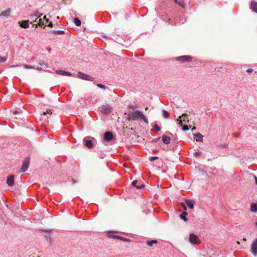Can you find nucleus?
Returning <instances> with one entry per match:
<instances>
[{"label": "nucleus", "mask_w": 257, "mask_h": 257, "mask_svg": "<svg viewBox=\"0 0 257 257\" xmlns=\"http://www.w3.org/2000/svg\"><path fill=\"white\" fill-rule=\"evenodd\" d=\"M162 141L163 143L165 145H168L171 143V138L170 137L167 136V135H163L162 137Z\"/></svg>", "instance_id": "nucleus-15"}, {"label": "nucleus", "mask_w": 257, "mask_h": 257, "mask_svg": "<svg viewBox=\"0 0 257 257\" xmlns=\"http://www.w3.org/2000/svg\"><path fill=\"white\" fill-rule=\"evenodd\" d=\"M174 2L175 3L178 4L182 8H184L185 6V4L184 1H178V0H175Z\"/></svg>", "instance_id": "nucleus-29"}, {"label": "nucleus", "mask_w": 257, "mask_h": 257, "mask_svg": "<svg viewBox=\"0 0 257 257\" xmlns=\"http://www.w3.org/2000/svg\"><path fill=\"white\" fill-rule=\"evenodd\" d=\"M51 33L55 35H63L65 32L63 30H51Z\"/></svg>", "instance_id": "nucleus-24"}, {"label": "nucleus", "mask_w": 257, "mask_h": 257, "mask_svg": "<svg viewBox=\"0 0 257 257\" xmlns=\"http://www.w3.org/2000/svg\"><path fill=\"white\" fill-rule=\"evenodd\" d=\"M77 76L80 79L87 81H93L94 79V77L80 71L77 73Z\"/></svg>", "instance_id": "nucleus-7"}, {"label": "nucleus", "mask_w": 257, "mask_h": 257, "mask_svg": "<svg viewBox=\"0 0 257 257\" xmlns=\"http://www.w3.org/2000/svg\"><path fill=\"white\" fill-rule=\"evenodd\" d=\"M141 119H143V121L147 124H148L149 123V121H148V119L146 117V116H145V115L143 113L142 116H141Z\"/></svg>", "instance_id": "nucleus-36"}, {"label": "nucleus", "mask_w": 257, "mask_h": 257, "mask_svg": "<svg viewBox=\"0 0 257 257\" xmlns=\"http://www.w3.org/2000/svg\"><path fill=\"white\" fill-rule=\"evenodd\" d=\"M161 139V137H158V138H155L154 139L152 140V143H157Z\"/></svg>", "instance_id": "nucleus-45"}, {"label": "nucleus", "mask_w": 257, "mask_h": 257, "mask_svg": "<svg viewBox=\"0 0 257 257\" xmlns=\"http://www.w3.org/2000/svg\"><path fill=\"white\" fill-rule=\"evenodd\" d=\"M7 184L9 187H12L15 184V176L13 174L10 175L7 177Z\"/></svg>", "instance_id": "nucleus-10"}, {"label": "nucleus", "mask_w": 257, "mask_h": 257, "mask_svg": "<svg viewBox=\"0 0 257 257\" xmlns=\"http://www.w3.org/2000/svg\"><path fill=\"white\" fill-rule=\"evenodd\" d=\"M108 237L109 238H113V239H119V240L120 236L117 235H114V234H109L108 235Z\"/></svg>", "instance_id": "nucleus-30"}, {"label": "nucleus", "mask_w": 257, "mask_h": 257, "mask_svg": "<svg viewBox=\"0 0 257 257\" xmlns=\"http://www.w3.org/2000/svg\"><path fill=\"white\" fill-rule=\"evenodd\" d=\"M23 67L25 69H35V68L34 66H32L27 65V64H24L23 66Z\"/></svg>", "instance_id": "nucleus-37"}, {"label": "nucleus", "mask_w": 257, "mask_h": 257, "mask_svg": "<svg viewBox=\"0 0 257 257\" xmlns=\"http://www.w3.org/2000/svg\"><path fill=\"white\" fill-rule=\"evenodd\" d=\"M11 12V9L10 8H8L7 10L2 12L0 14V16H5L7 17L10 16Z\"/></svg>", "instance_id": "nucleus-21"}, {"label": "nucleus", "mask_w": 257, "mask_h": 257, "mask_svg": "<svg viewBox=\"0 0 257 257\" xmlns=\"http://www.w3.org/2000/svg\"><path fill=\"white\" fill-rule=\"evenodd\" d=\"M119 240L124 241V242H130L131 241V240L130 239H128V238H125L124 237H122V236L120 237Z\"/></svg>", "instance_id": "nucleus-35"}, {"label": "nucleus", "mask_w": 257, "mask_h": 257, "mask_svg": "<svg viewBox=\"0 0 257 257\" xmlns=\"http://www.w3.org/2000/svg\"><path fill=\"white\" fill-rule=\"evenodd\" d=\"M177 121H179V125L181 127L182 131L184 132L189 130L191 127L190 125L183 124V122H186V120L184 119L182 120L181 119V116H179L178 118L177 119Z\"/></svg>", "instance_id": "nucleus-8"}, {"label": "nucleus", "mask_w": 257, "mask_h": 257, "mask_svg": "<svg viewBox=\"0 0 257 257\" xmlns=\"http://www.w3.org/2000/svg\"><path fill=\"white\" fill-rule=\"evenodd\" d=\"M221 146L223 148H225V145H221Z\"/></svg>", "instance_id": "nucleus-63"}, {"label": "nucleus", "mask_w": 257, "mask_h": 257, "mask_svg": "<svg viewBox=\"0 0 257 257\" xmlns=\"http://www.w3.org/2000/svg\"><path fill=\"white\" fill-rule=\"evenodd\" d=\"M159 146L162 148V149L164 151H167L168 150H169V149H168V146L165 147H162V146L161 145L160 143L159 144Z\"/></svg>", "instance_id": "nucleus-44"}, {"label": "nucleus", "mask_w": 257, "mask_h": 257, "mask_svg": "<svg viewBox=\"0 0 257 257\" xmlns=\"http://www.w3.org/2000/svg\"><path fill=\"white\" fill-rule=\"evenodd\" d=\"M251 251L253 254L257 253V239L254 240L251 244Z\"/></svg>", "instance_id": "nucleus-19"}, {"label": "nucleus", "mask_w": 257, "mask_h": 257, "mask_svg": "<svg viewBox=\"0 0 257 257\" xmlns=\"http://www.w3.org/2000/svg\"><path fill=\"white\" fill-rule=\"evenodd\" d=\"M38 13L39 12L38 11L34 12V14H32L30 15L31 18H32V17H35L38 16Z\"/></svg>", "instance_id": "nucleus-43"}, {"label": "nucleus", "mask_w": 257, "mask_h": 257, "mask_svg": "<svg viewBox=\"0 0 257 257\" xmlns=\"http://www.w3.org/2000/svg\"><path fill=\"white\" fill-rule=\"evenodd\" d=\"M38 26H39L37 24H32V27H34L35 28L38 27Z\"/></svg>", "instance_id": "nucleus-54"}, {"label": "nucleus", "mask_w": 257, "mask_h": 257, "mask_svg": "<svg viewBox=\"0 0 257 257\" xmlns=\"http://www.w3.org/2000/svg\"><path fill=\"white\" fill-rule=\"evenodd\" d=\"M112 109V107L108 104L103 105L102 106L101 112L102 114L107 115L110 112Z\"/></svg>", "instance_id": "nucleus-9"}, {"label": "nucleus", "mask_w": 257, "mask_h": 257, "mask_svg": "<svg viewBox=\"0 0 257 257\" xmlns=\"http://www.w3.org/2000/svg\"><path fill=\"white\" fill-rule=\"evenodd\" d=\"M33 22L37 23L40 27H43V29H45L46 27V25H44L43 21L41 18H37Z\"/></svg>", "instance_id": "nucleus-17"}, {"label": "nucleus", "mask_w": 257, "mask_h": 257, "mask_svg": "<svg viewBox=\"0 0 257 257\" xmlns=\"http://www.w3.org/2000/svg\"><path fill=\"white\" fill-rule=\"evenodd\" d=\"M57 19L59 20L60 19V17L59 16H57L56 18Z\"/></svg>", "instance_id": "nucleus-64"}, {"label": "nucleus", "mask_w": 257, "mask_h": 257, "mask_svg": "<svg viewBox=\"0 0 257 257\" xmlns=\"http://www.w3.org/2000/svg\"><path fill=\"white\" fill-rule=\"evenodd\" d=\"M251 71H252V69H248L247 70V72H250Z\"/></svg>", "instance_id": "nucleus-59"}, {"label": "nucleus", "mask_w": 257, "mask_h": 257, "mask_svg": "<svg viewBox=\"0 0 257 257\" xmlns=\"http://www.w3.org/2000/svg\"><path fill=\"white\" fill-rule=\"evenodd\" d=\"M115 139L112 132L106 131L103 134V140L106 143H109Z\"/></svg>", "instance_id": "nucleus-5"}, {"label": "nucleus", "mask_w": 257, "mask_h": 257, "mask_svg": "<svg viewBox=\"0 0 257 257\" xmlns=\"http://www.w3.org/2000/svg\"><path fill=\"white\" fill-rule=\"evenodd\" d=\"M136 188L138 189H143L144 190L145 188V185L144 184H141L140 185H138Z\"/></svg>", "instance_id": "nucleus-38"}, {"label": "nucleus", "mask_w": 257, "mask_h": 257, "mask_svg": "<svg viewBox=\"0 0 257 257\" xmlns=\"http://www.w3.org/2000/svg\"><path fill=\"white\" fill-rule=\"evenodd\" d=\"M96 85L98 87L102 89H106V88H107V87L106 86L101 83H97Z\"/></svg>", "instance_id": "nucleus-31"}, {"label": "nucleus", "mask_w": 257, "mask_h": 257, "mask_svg": "<svg viewBox=\"0 0 257 257\" xmlns=\"http://www.w3.org/2000/svg\"><path fill=\"white\" fill-rule=\"evenodd\" d=\"M166 134H168V135H169V136H171L172 137H174V136H173V134H172V133H171V132H168V131L166 132Z\"/></svg>", "instance_id": "nucleus-51"}, {"label": "nucleus", "mask_w": 257, "mask_h": 257, "mask_svg": "<svg viewBox=\"0 0 257 257\" xmlns=\"http://www.w3.org/2000/svg\"><path fill=\"white\" fill-rule=\"evenodd\" d=\"M194 155L196 157L198 158L200 156V153L199 152H196Z\"/></svg>", "instance_id": "nucleus-46"}, {"label": "nucleus", "mask_w": 257, "mask_h": 257, "mask_svg": "<svg viewBox=\"0 0 257 257\" xmlns=\"http://www.w3.org/2000/svg\"><path fill=\"white\" fill-rule=\"evenodd\" d=\"M251 10L257 13V2H252L250 6Z\"/></svg>", "instance_id": "nucleus-23"}, {"label": "nucleus", "mask_w": 257, "mask_h": 257, "mask_svg": "<svg viewBox=\"0 0 257 257\" xmlns=\"http://www.w3.org/2000/svg\"><path fill=\"white\" fill-rule=\"evenodd\" d=\"M7 56L2 57L0 55V63L5 62L7 60Z\"/></svg>", "instance_id": "nucleus-33"}, {"label": "nucleus", "mask_w": 257, "mask_h": 257, "mask_svg": "<svg viewBox=\"0 0 257 257\" xmlns=\"http://www.w3.org/2000/svg\"><path fill=\"white\" fill-rule=\"evenodd\" d=\"M41 231L44 232H48L45 235V238L46 239L50 242V244H51V235L50 233L52 231L51 230L42 229Z\"/></svg>", "instance_id": "nucleus-16"}, {"label": "nucleus", "mask_w": 257, "mask_h": 257, "mask_svg": "<svg viewBox=\"0 0 257 257\" xmlns=\"http://www.w3.org/2000/svg\"><path fill=\"white\" fill-rule=\"evenodd\" d=\"M189 240L192 244H199L201 242L198 236L193 233H190Z\"/></svg>", "instance_id": "nucleus-6"}, {"label": "nucleus", "mask_w": 257, "mask_h": 257, "mask_svg": "<svg viewBox=\"0 0 257 257\" xmlns=\"http://www.w3.org/2000/svg\"><path fill=\"white\" fill-rule=\"evenodd\" d=\"M143 113L139 110H136L134 112L130 111L128 113V120L132 119L135 120L138 119H141Z\"/></svg>", "instance_id": "nucleus-2"}, {"label": "nucleus", "mask_w": 257, "mask_h": 257, "mask_svg": "<svg viewBox=\"0 0 257 257\" xmlns=\"http://www.w3.org/2000/svg\"><path fill=\"white\" fill-rule=\"evenodd\" d=\"M195 130H196V127H194L192 128V131H193Z\"/></svg>", "instance_id": "nucleus-62"}, {"label": "nucleus", "mask_w": 257, "mask_h": 257, "mask_svg": "<svg viewBox=\"0 0 257 257\" xmlns=\"http://www.w3.org/2000/svg\"><path fill=\"white\" fill-rule=\"evenodd\" d=\"M138 180H134L132 182V185L133 186L135 187H137V183H138Z\"/></svg>", "instance_id": "nucleus-41"}, {"label": "nucleus", "mask_w": 257, "mask_h": 257, "mask_svg": "<svg viewBox=\"0 0 257 257\" xmlns=\"http://www.w3.org/2000/svg\"><path fill=\"white\" fill-rule=\"evenodd\" d=\"M194 140L199 142H202L203 141V136L199 133L193 134Z\"/></svg>", "instance_id": "nucleus-18"}, {"label": "nucleus", "mask_w": 257, "mask_h": 257, "mask_svg": "<svg viewBox=\"0 0 257 257\" xmlns=\"http://www.w3.org/2000/svg\"><path fill=\"white\" fill-rule=\"evenodd\" d=\"M187 212L185 211H183L179 215L180 218L183 221L186 222L188 220L187 218Z\"/></svg>", "instance_id": "nucleus-20"}, {"label": "nucleus", "mask_w": 257, "mask_h": 257, "mask_svg": "<svg viewBox=\"0 0 257 257\" xmlns=\"http://www.w3.org/2000/svg\"><path fill=\"white\" fill-rule=\"evenodd\" d=\"M13 113L14 114H17L20 113V112L16 110H14Z\"/></svg>", "instance_id": "nucleus-52"}, {"label": "nucleus", "mask_w": 257, "mask_h": 257, "mask_svg": "<svg viewBox=\"0 0 257 257\" xmlns=\"http://www.w3.org/2000/svg\"><path fill=\"white\" fill-rule=\"evenodd\" d=\"M38 64H39V65H41V66H44L46 68H48V67H49V65H48V63H45V62H43V61L39 62L38 63Z\"/></svg>", "instance_id": "nucleus-32"}, {"label": "nucleus", "mask_w": 257, "mask_h": 257, "mask_svg": "<svg viewBox=\"0 0 257 257\" xmlns=\"http://www.w3.org/2000/svg\"><path fill=\"white\" fill-rule=\"evenodd\" d=\"M255 183L257 184V177L255 176Z\"/></svg>", "instance_id": "nucleus-60"}, {"label": "nucleus", "mask_w": 257, "mask_h": 257, "mask_svg": "<svg viewBox=\"0 0 257 257\" xmlns=\"http://www.w3.org/2000/svg\"><path fill=\"white\" fill-rule=\"evenodd\" d=\"M30 162V157H26L24 158L21 168L20 169L19 172L24 173L28 169Z\"/></svg>", "instance_id": "nucleus-3"}, {"label": "nucleus", "mask_w": 257, "mask_h": 257, "mask_svg": "<svg viewBox=\"0 0 257 257\" xmlns=\"http://www.w3.org/2000/svg\"><path fill=\"white\" fill-rule=\"evenodd\" d=\"M19 66V65H11L10 66L11 68H14V67H18Z\"/></svg>", "instance_id": "nucleus-57"}, {"label": "nucleus", "mask_w": 257, "mask_h": 257, "mask_svg": "<svg viewBox=\"0 0 257 257\" xmlns=\"http://www.w3.org/2000/svg\"><path fill=\"white\" fill-rule=\"evenodd\" d=\"M187 116H188V115L186 113H183L181 116V117H187Z\"/></svg>", "instance_id": "nucleus-56"}, {"label": "nucleus", "mask_w": 257, "mask_h": 257, "mask_svg": "<svg viewBox=\"0 0 257 257\" xmlns=\"http://www.w3.org/2000/svg\"><path fill=\"white\" fill-rule=\"evenodd\" d=\"M73 22L75 24V25L77 27H79L81 26V22L78 18H75L73 19Z\"/></svg>", "instance_id": "nucleus-27"}, {"label": "nucleus", "mask_w": 257, "mask_h": 257, "mask_svg": "<svg viewBox=\"0 0 257 257\" xmlns=\"http://www.w3.org/2000/svg\"><path fill=\"white\" fill-rule=\"evenodd\" d=\"M43 19L45 20L46 23H48L49 22V20L47 18L46 16H44Z\"/></svg>", "instance_id": "nucleus-49"}, {"label": "nucleus", "mask_w": 257, "mask_h": 257, "mask_svg": "<svg viewBox=\"0 0 257 257\" xmlns=\"http://www.w3.org/2000/svg\"><path fill=\"white\" fill-rule=\"evenodd\" d=\"M101 37L104 38H105V39H110V38L107 36H106L105 35H101Z\"/></svg>", "instance_id": "nucleus-50"}, {"label": "nucleus", "mask_w": 257, "mask_h": 257, "mask_svg": "<svg viewBox=\"0 0 257 257\" xmlns=\"http://www.w3.org/2000/svg\"><path fill=\"white\" fill-rule=\"evenodd\" d=\"M96 143V140L91 136L85 137L83 139V145L88 149H91L94 148Z\"/></svg>", "instance_id": "nucleus-1"}, {"label": "nucleus", "mask_w": 257, "mask_h": 257, "mask_svg": "<svg viewBox=\"0 0 257 257\" xmlns=\"http://www.w3.org/2000/svg\"><path fill=\"white\" fill-rule=\"evenodd\" d=\"M43 15L42 14H40L38 18H41V17Z\"/></svg>", "instance_id": "nucleus-61"}, {"label": "nucleus", "mask_w": 257, "mask_h": 257, "mask_svg": "<svg viewBox=\"0 0 257 257\" xmlns=\"http://www.w3.org/2000/svg\"><path fill=\"white\" fill-rule=\"evenodd\" d=\"M48 23H49V24H48V25H47V26H48V27H50V28H52V27H53V23H52V22L49 21V22H48Z\"/></svg>", "instance_id": "nucleus-47"}, {"label": "nucleus", "mask_w": 257, "mask_h": 257, "mask_svg": "<svg viewBox=\"0 0 257 257\" xmlns=\"http://www.w3.org/2000/svg\"><path fill=\"white\" fill-rule=\"evenodd\" d=\"M181 206L182 207L183 209H184V211H185L187 209V205L186 204H184V203H181Z\"/></svg>", "instance_id": "nucleus-42"}, {"label": "nucleus", "mask_w": 257, "mask_h": 257, "mask_svg": "<svg viewBox=\"0 0 257 257\" xmlns=\"http://www.w3.org/2000/svg\"><path fill=\"white\" fill-rule=\"evenodd\" d=\"M36 70L38 71H42L43 70V68L42 67H38L37 68H35Z\"/></svg>", "instance_id": "nucleus-55"}, {"label": "nucleus", "mask_w": 257, "mask_h": 257, "mask_svg": "<svg viewBox=\"0 0 257 257\" xmlns=\"http://www.w3.org/2000/svg\"><path fill=\"white\" fill-rule=\"evenodd\" d=\"M185 202L188 207L192 209L194 207L195 201L193 199H185Z\"/></svg>", "instance_id": "nucleus-11"}, {"label": "nucleus", "mask_w": 257, "mask_h": 257, "mask_svg": "<svg viewBox=\"0 0 257 257\" xmlns=\"http://www.w3.org/2000/svg\"><path fill=\"white\" fill-rule=\"evenodd\" d=\"M158 159H159V157L157 156H152V157H150V158H149V160L151 161H153L155 160H157Z\"/></svg>", "instance_id": "nucleus-40"}, {"label": "nucleus", "mask_w": 257, "mask_h": 257, "mask_svg": "<svg viewBox=\"0 0 257 257\" xmlns=\"http://www.w3.org/2000/svg\"><path fill=\"white\" fill-rule=\"evenodd\" d=\"M171 147H172V148L171 149L170 147L169 150L175 151L177 149L178 147V142L177 141V139L174 138V139L172 140V145H171Z\"/></svg>", "instance_id": "nucleus-14"}, {"label": "nucleus", "mask_w": 257, "mask_h": 257, "mask_svg": "<svg viewBox=\"0 0 257 257\" xmlns=\"http://www.w3.org/2000/svg\"><path fill=\"white\" fill-rule=\"evenodd\" d=\"M158 152H159L158 150L154 149V150H153V153L154 154L157 153Z\"/></svg>", "instance_id": "nucleus-53"}, {"label": "nucleus", "mask_w": 257, "mask_h": 257, "mask_svg": "<svg viewBox=\"0 0 257 257\" xmlns=\"http://www.w3.org/2000/svg\"><path fill=\"white\" fill-rule=\"evenodd\" d=\"M193 59V57L189 55H182L175 58V60L180 62L181 63L191 62Z\"/></svg>", "instance_id": "nucleus-4"}, {"label": "nucleus", "mask_w": 257, "mask_h": 257, "mask_svg": "<svg viewBox=\"0 0 257 257\" xmlns=\"http://www.w3.org/2000/svg\"><path fill=\"white\" fill-rule=\"evenodd\" d=\"M158 243V241L156 239L147 240L146 244L149 246H153L154 244Z\"/></svg>", "instance_id": "nucleus-22"}, {"label": "nucleus", "mask_w": 257, "mask_h": 257, "mask_svg": "<svg viewBox=\"0 0 257 257\" xmlns=\"http://www.w3.org/2000/svg\"><path fill=\"white\" fill-rule=\"evenodd\" d=\"M127 107L128 108H131V109H133L135 108V106L133 105H128Z\"/></svg>", "instance_id": "nucleus-48"}, {"label": "nucleus", "mask_w": 257, "mask_h": 257, "mask_svg": "<svg viewBox=\"0 0 257 257\" xmlns=\"http://www.w3.org/2000/svg\"><path fill=\"white\" fill-rule=\"evenodd\" d=\"M162 115L165 118H168L170 117V114L169 112L165 109L162 110Z\"/></svg>", "instance_id": "nucleus-28"}, {"label": "nucleus", "mask_w": 257, "mask_h": 257, "mask_svg": "<svg viewBox=\"0 0 257 257\" xmlns=\"http://www.w3.org/2000/svg\"><path fill=\"white\" fill-rule=\"evenodd\" d=\"M47 113L52 114V110L51 109H47L46 111H44L43 112L42 114L44 115H46Z\"/></svg>", "instance_id": "nucleus-39"}, {"label": "nucleus", "mask_w": 257, "mask_h": 257, "mask_svg": "<svg viewBox=\"0 0 257 257\" xmlns=\"http://www.w3.org/2000/svg\"><path fill=\"white\" fill-rule=\"evenodd\" d=\"M19 24L21 28L23 29H27L29 27V21L22 20L19 22Z\"/></svg>", "instance_id": "nucleus-12"}, {"label": "nucleus", "mask_w": 257, "mask_h": 257, "mask_svg": "<svg viewBox=\"0 0 257 257\" xmlns=\"http://www.w3.org/2000/svg\"><path fill=\"white\" fill-rule=\"evenodd\" d=\"M250 210L252 212L257 211V203H252L251 204Z\"/></svg>", "instance_id": "nucleus-26"}, {"label": "nucleus", "mask_w": 257, "mask_h": 257, "mask_svg": "<svg viewBox=\"0 0 257 257\" xmlns=\"http://www.w3.org/2000/svg\"><path fill=\"white\" fill-rule=\"evenodd\" d=\"M72 182L73 183H75L77 182V181L75 180L74 179H72Z\"/></svg>", "instance_id": "nucleus-58"}, {"label": "nucleus", "mask_w": 257, "mask_h": 257, "mask_svg": "<svg viewBox=\"0 0 257 257\" xmlns=\"http://www.w3.org/2000/svg\"><path fill=\"white\" fill-rule=\"evenodd\" d=\"M223 70V69L221 67H216L214 68V71L215 72H222Z\"/></svg>", "instance_id": "nucleus-34"}, {"label": "nucleus", "mask_w": 257, "mask_h": 257, "mask_svg": "<svg viewBox=\"0 0 257 257\" xmlns=\"http://www.w3.org/2000/svg\"><path fill=\"white\" fill-rule=\"evenodd\" d=\"M153 131L154 133H158L161 131V127L156 123H155L153 125Z\"/></svg>", "instance_id": "nucleus-25"}, {"label": "nucleus", "mask_w": 257, "mask_h": 257, "mask_svg": "<svg viewBox=\"0 0 257 257\" xmlns=\"http://www.w3.org/2000/svg\"><path fill=\"white\" fill-rule=\"evenodd\" d=\"M56 73L57 74L63 76H71L72 75V74L71 72L63 70H56Z\"/></svg>", "instance_id": "nucleus-13"}]
</instances>
